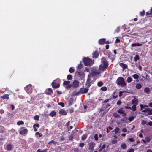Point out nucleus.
<instances>
[{
    "instance_id": "nucleus-1",
    "label": "nucleus",
    "mask_w": 152,
    "mask_h": 152,
    "mask_svg": "<svg viewBox=\"0 0 152 152\" xmlns=\"http://www.w3.org/2000/svg\"><path fill=\"white\" fill-rule=\"evenodd\" d=\"M117 84L121 87H125L127 85L124 79L122 77H118L116 81Z\"/></svg>"
},
{
    "instance_id": "nucleus-2",
    "label": "nucleus",
    "mask_w": 152,
    "mask_h": 152,
    "mask_svg": "<svg viewBox=\"0 0 152 152\" xmlns=\"http://www.w3.org/2000/svg\"><path fill=\"white\" fill-rule=\"evenodd\" d=\"M83 60L84 65L86 66L91 65L93 63L92 60L88 58L84 57L83 58Z\"/></svg>"
},
{
    "instance_id": "nucleus-3",
    "label": "nucleus",
    "mask_w": 152,
    "mask_h": 152,
    "mask_svg": "<svg viewBox=\"0 0 152 152\" xmlns=\"http://www.w3.org/2000/svg\"><path fill=\"white\" fill-rule=\"evenodd\" d=\"M100 73L99 69H98L96 67H93L91 69L90 75L92 77H93L96 75H99Z\"/></svg>"
},
{
    "instance_id": "nucleus-4",
    "label": "nucleus",
    "mask_w": 152,
    "mask_h": 152,
    "mask_svg": "<svg viewBox=\"0 0 152 152\" xmlns=\"http://www.w3.org/2000/svg\"><path fill=\"white\" fill-rule=\"evenodd\" d=\"M24 89L28 93H31L32 91V86L31 84L28 85L24 88Z\"/></svg>"
},
{
    "instance_id": "nucleus-5",
    "label": "nucleus",
    "mask_w": 152,
    "mask_h": 152,
    "mask_svg": "<svg viewBox=\"0 0 152 152\" xmlns=\"http://www.w3.org/2000/svg\"><path fill=\"white\" fill-rule=\"evenodd\" d=\"M91 83L90 77L89 76V75H88L85 84L86 87L87 88L89 89L90 87L91 86Z\"/></svg>"
},
{
    "instance_id": "nucleus-6",
    "label": "nucleus",
    "mask_w": 152,
    "mask_h": 152,
    "mask_svg": "<svg viewBox=\"0 0 152 152\" xmlns=\"http://www.w3.org/2000/svg\"><path fill=\"white\" fill-rule=\"evenodd\" d=\"M101 62V64L107 66H108V62L106 58L104 57H103L102 58Z\"/></svg>"
},
{
    "instance_id": "nucleus-7",
    "label": "nucleus",
    "mask_w": 152,
    "mask_h": 152,
    "mask_svg": "<svg viewBox=\"0 0 152 152\" xmlns=\"http://www.w3.org/2000/svg\"><path fill=\"white\" fill-rule=\"evenodd\" d=\"M52 87L54 88H57L59 87L60 84L59 83L55 82V81H54L52 83Z\"/></svg>"
},
{
    "instance_id": "nucleus-8",
    "label": "nucleus",
    "mask_w": 152,
    "mask_h": 152,
    "mask_svg": "<svg viewBox=\"0 0 152 152\" xmlns=\"http://www.w3.org/2000/svg\"><path fill=\"white\" fill-rule=\"evenodd\" d=\"M89 89L86 88H82L80 89V94H85L87 93Z\"/></svg>"
},
{
    "instance_id": "nucleus-9",
    "label": "nucleus",
    "mask_w": 152,
    "mask_h": 152,
    "mask_svg": "<svg viewBox=\"0 0 152 152\" xmlns=\"http://www.w3.org/2000/svg\"><path fill=\"white\" fill-rule=\"evenodd\" d=\"M108 66L105 65L101 64L99 66V70H100L103 71L107 69Z\"/></svg>"
},
{
    "instance_id": "nucleus-10",
    "label": "nucleus",
    "mask_w": 152,
    "mask_h": 152,
    "mask_svg": "<svg viewBox=\"0 0 152 152\" xmlns=\"http://www.w3.org/2000/svg\"><path fill=\"white\" fill-rule=\"evenodd\" d=\"M95 143L93 142L90 143L89 144V149L91 150H93L94 149V148L95 145Z\"/></svg>"
},
{
    "instance_id": "nucleus-11",
    "label": "nucleus",
    "mask_w": 152,
    "mask_h": 152,
    "mask_svg": "<svg viewBox=\"0 0 152 152\" xmlns=\"http://www.w3.org/2000/svg\"><path fill=\"white\" fill-rule=\"evenodd\" d=\"M99 55V53L97 51H96L92 53V57L97 58Z\"/></svg>"
},
{
    "instance_id": "nucleus-12",
    "label": "nucleus",
    "mask_w": 152,
    "mask_h": 152,
    "mask_svg": "<svg viewBox=\"0 0 152 152\" xmlns=\"http://www.w3.org/2000/svg\"><path fill=\"white\" fill-rule=\"evenodd\" d=\"M73 86L74 87H78L79 85V82L77 80H74L73 83Z\"/></svg>"
},
{
    "instance_id": "nucleus-13",
    "label": "nucleus",
    "mask_w": 152,
    "mask_h": 152,
    "mask_svg": "<svg viewBox=\"0 0 152 152\" xmlns=\"http://www.w3.org/2000/svg\"><path fill=\"white\" fill-rule=\"evenodd\" d=\"M119 65L121 67L123 68V69H126L128 66L126 64L122 63H120L119 64Z\"/></svg>"
},
{
    "instance_id": "nucleus-14",
    "label": "nucleus",
    "mask_w": 152,
    "mask_h": 152,
    "mask_svg": "<svg viewBox=\"0 0 152 152\" xmlns=\"http://www.w3.org/2000/svg\"><path fill=\"white\" fill-rule=\"evenodd\" d=\"M28 131L27 129H25L23 130L20 131L19 132L21 134L23 135L27 133Z\"/></svg>"
},
{
    "instance_id": "nucleus-15",
    "label": "nucleus",
    "mask_w": 152,
    "mask_h": 152,
    "mask_svg": "<svg viewBox=\"0 0 152 152\" xmlns=\"http://www.w3.org/2000/svg\"><path fill=\"white\" fill-rule=\"evenodd\" d=\"M138 101L137 99H133L132 100V104L133 105H137L138 104Z\"/></svg>"
},
{
    "instance_id": "nucleus-16",
    "label": "nucleus",
    "mask_w": 152,
    "mask_h": 152,
    "mask_svg": "<svg viewBox=\"0 0 152 152\" xmlns=\"http://www.w3.org/2000/svg\"><path fill=\"white\" fill-rule=\"evenodd\" d=\"M53 91L51 88H49L48 90L46 91V93L48 95H51L53 93Z\"/></svg>"
},
{
    "instance_id": "nucleus-17",
    "label": "nucleus",
    "mask_w": 152,
    "mask_h": 152,
    "mask_svg": "<svg viewBox=\"0 0 152 152\" xmlns=\"http://www.w3.org/2000/svg\"><path fill=\"white\" fill-rule=\"evenodd\" d=\"M59 113L60 114L63 115H66L67 114V113L66 111L63 109H61L59 110Z\"/></svg>"
},
{
    "instance_id": "nucleus-18",
    "label": "nucleus",
    "mask_w": 152,
    "mask_h": 152,
    "mask_svg": "<svg viewBox=\"0 0 152 152\" xmlns=\"http://www.w3.org/2000/svg\"><path fill=\"white\" fill-rule=\"evenodd\" d=\"M106 39L104 38H102L100 39L99 41V43L100 44H103L104 43Z\"/></svg>"
},
{
    "instance_id": "nucleus-19",
    "label": "nucleus",
    "mask_w": 152,
    "mask_h": 152,
    "mask_svg": "<svg viewBox=\"0 0 152 152\" xmlns=\"http://www.w3.org/2000/svg\"><path fill=\"white\" fill-rule=\"evenodd\" d=\"M119 130L120 129L118 127H116L115 128V129L114 130H113L112 132H115V134H116L117 133H120V132H119Z\"/></svg>"
},
{
    "instance_id": "nucleus-20",
    "label": "nucleus",
    "mask_w": 152,
    "mask_h": 152,
    "mask_svg": "<svg viewBox=\"0 0 152 152\" xmlns=\"http://www.w3.org/2000/svg\"><path fill=\"white\" fill-rule=\"evenodd\" d=\"M12 148V146L10 144H8L7 145V151H9L11 150Z\"/></svg>"
},
{
    "instance_id": "nucleus-21",
    "label": "nucleus",
    "mask_w": 152,
    "mask_h": 152,
    "mask_svg": "<svg viewBox=\"0 0 152 152\" xmlns=\"http://www.w3.org/2000/svg\"><path fill=\"white\" fill-rule=\"evenodd\" d=\"M56 113L54 111H52L49 115L51 117H54L56 115Z\"/></svg>"
},
{
    "instance_id": "nucleus-22",
    "label": "nucleus",
    "mask_w": 152,
    "mask_h": 152,
    "mask_svg": "<svg viewBox=\"0 0 152 152\" xmlns=\"http://www.w3.org/2000/svg\"><path fill=\"white\" fill-rule=\"evenodd\" d=\"M9 95L6 94L3 95V96H1V98L3 99H6L7 100H8L9 99V97L8 96Z\"/></svg>"
},
{
    "instance_id": "nucleus-23",
    "label": "nucleus",
    "mask_w": 152,
    "mask_h": 152,
    "mask_svg": "<svg viewBox=\"0 0 152 152\" xmlns=\"http://www.w3.org/2000/svg\"><path fill=\"white\" fill-rule=\"evenodd\" d=\"M142 45V44H140L139 43H133L132 44L131 46L132 47H135L136 46H141Z\"/></svg>"
},
{
    "instance_id": "nucleus-24",
    "label": "nucleus",
    "mask_w": 152,
    "mask_h": 152,
    "mask_svg": "<svg viewBox=\"0 0 152 152\" xmlns=\"http://www.w3.org/2000/svg\"><path fill=\"white\" fill-rule=\"evenodd\" d=\"M121 148L123 150H125L127 148V147L125 143H122L121 145Z\"/></svg>"
},
{
    "instance_id": "nucleus-25",
    "label": "nucleus",
    "mask_w": 152,
    "mask_h": 152,
    "mask_svg": "<svg viewBox=\"0 0 152 152\" xmlns=\"http://www.w3.org/2000/svg\"><path fill=\"white\" fill-rule=\"evenodd\" d=\"M80 94V90L78 91H77L76 90H75L73 92L72 94L73 96H75L76 95H78Z\"/></svg>"
},
{
    "instance_id": "nucleus-26",
    "label": "nucleus",
    "mask_w": 152,
    "mask_h": 152,
    "mask_svg": "<svg viewBox=\"0 0 152 152\" xmlns=\"http://www.w3.org/2000/svg\"><path fill=\"white\" fill-rule=\"evenodd\" d=\"M51 143H53L55 145H56V144H57V145H58V144L57 143V142L55 141L54 140H53L48 142V144L49 145H51Z\"/></svg>"
},
{
    "instance_id": "nucleus-27",
    "label": "nucleus",
    "mask_w": 152,
    "mask_h": 152,
    "mask_svg": "<svg viewBox=\"0 0 152 152\" xmlns=\"http://www.w3.org/2000/svg\"><path fill=\"white\" fill-rule=\"evenodd\" d=\"M136 118V116H131L128 118V120L129 122H131Z\"/></svg>"
},
{
    "instance_id": "nucleus-28",
    "label": "nucleus",
    "mask_w": 152,
    "mask_h": 152,
    "mask_svg": "<svg viewBox=\"0 0 152 152\" xmlns=\"http://www.w3.org/2000/svg\"><path fill=\"white\" fill-rule=\"evenodd\" d=\"M4 127L2 126H0V133H3L4 132Z\"/></svg>"
},
{
    "instance_id": "nucleus-29",
    "label": "nucleus",
    "mask_w": 152,
    "mask_h": 152,
    "mask_svg": "<svg viewBox=\"0 0 152 152\" xmlns=\"http://www.w3.org/2000/svg\"><path fill=\"white\" fill-rule=\"evenodd\" d=\"M47 149H44L43 150H41L40 149H38L36 152H47Z\"/></svg>"
},
{
    "instance_id": "nucleus-30",
    "label": "nucleus",
    "mask_w": 152,
    "mask_h": 152,
    "mask_svg": "<svg viewBox=\"0 0 152 152\" xmlns=\"http://www.w3.org/2000/svg\"><path fill=\"white\" fill-rule=\"evenodd\" d=\"M83 74V73L81 71H79L77 72V75L80 77L82 76Z\"/></svg>"
},
{
    "instance_id": "nucleus-31",
    "label": "nucleus",
    "mask_w": 152,
    "mask_h": 152,
    "mask_svg": "<svg viewBox=\"0 0 152 152\" xmlns=\"http://www.w3.org/2000/svg\"><path fill=\"white\" fill-rule=\"evenodd\" d=\"M83 64L80 62L79 64L78 65L77 68L79 70H80L82 69L83 67Z\"/></svg>"
},
{
    "instance_id": "nucleus-32",
    "label": "nucleus",
    "mask_w": 152,
    "mask_h": 152,
    "mask_svg": "<svg viewBox=\"0 0 152 152\" xmlns=\"http://www.w3.org/2000/svg\"><path fill=\"white\" fill-rule=\"evenodd\" d=\"M133 77L135 79H138L139 78V75L137 74H134L132 75Z\"/></svg>"
},
{
    "instance_id": "nucleus-33",
    "label": "nucleus",
    "mask_w": 152,
    "mask_h": 152,
    "mask_svg": "<svg viewBox=\"0 0 152 152\" xmlns=\"http://www.w3.org/2000/svg\"><path fill=\"white\" fill-rule=\"evenodd\" d=\"M124 111L123 110V108H121L118 111V112L120 114H121L122 113H124Z\"/></svg>"
},
{
    "instance_id": "nucleus-34",
    "label": "nucleus",
    "mask_w": 152,
    "mask_h": 152,
    "mask_svg": "<svg viewBox=\"0 0 152 152\" xmlns=\"http://www.w3.org/2000/svg\"><path fill=\"white\" fill-rule=\"evenodd\" d=\"M142 86L140 83H137L136 85V88L137 89H140L141 88Z\"/></svg>"
},
{
    "instance_id": "nucleus-35",
    "label": "nucleus",
    "mask_w": 152,
    "mask_h": 152,
    "mask_svg": "<svg viewBox=\"0 0 152 152\" xmlns=\"http://www.w3.org/2000/svg\"><path fill=\"white\" fill-rule=\"evenodd\" d=\"M150 90L149 88L148 87H146L144 89V91L146 93H148L150 92Z\"/></svg>"
},
{
    "instance_id": "nucleus-36",
    "label": "nucleus",
    "mask_w": 152,
    "mask_h": 152,
    "mask_svg": "<svg viewBox=\"0 0 152 152\" xmlns=\"http://www.w3.org/2000/svg\"><path fill=\"white\" fill-rule=\"evenodd\" d=\"M72 78V75L70 74H69L67 75V79L69 80H71Z\"/></svg>"
},
{
    "instance_id": "nucleus-37",
    "label": "nucleus",
    "mask_w": 152,
    "mask_h": 152,
    "mask_svg": "<svg viewBox=\"0 0 152 152\" xmlns=\"http://www.w3.org/2000/svg\"><path fill=\"white\" fill-rule=\"evenodd\" d=\"M132 81V79L130 77H128L126 80V81L128 83L131 82Z\"/></svg>"
},
{
    "instance_id": "nucleus-38",
    "label": "nucleus",
    "mask_w": 152,
    "mask_h": 152,
    "mask_svg": "<svg viewBox=\"0 0 152 152\" xmlns=\"http://www.w3.org/2000/svg\"><path fill=\"white\" fill-rule=\"evenodd\" d=\"M115 118H120V115L117 113H114L113 114Z\"/></svg>"
},
{
    "instance_id": "nucleus-39",
    "label": "nucleus",
    "mask_w": 152,
    "mask_h": 152,
    "mask_svg": "<svg viewBox=\"0 0 152 152\" xmlns=\"http://www.w3.org/2000/svg\"><path fill=\"white\" fill-rule=\"evenodd\" d=\"M134 59L135 61H136L137 60H139L140 58L139 55H136Z\"/></svg>"
},
{
    "instance_id": "nucleus-40",
    "label": "nucleus",
    "mask_w": 152,
    "mask_h": 152,
    "mask_svg": "<svg viewBox=\"0 0 152 152\" xmlns=\"http://www.w3.org/2000/svg\"><path fill=\"white\" fill-rule=\"evenodd\" d=\"M70 81H65L63 82V84L64 86L67 85L70 83Z\"/></svg>"
},
{
    "instance_id": "nucleus-41",
    "label": "nucleus",
    "mask_w": 152,
    "mask_h": 152,
    "mask_svg": "<svg viewBox=\"0 0 152 152\" xmlns=\"http://www.w3.org/2000/svg\"><path fill=\"white\" fill-rule=\"evenodd\" d=\"M145 79L147 81V82H150V78L149 76L147 75H146Z\"/></svg>"
},
{
    "instance_id": "nucleus-42",
    "label": "nucleus",
    "mask_w": 152,
    "mask_h": 152,
    "mask_svg": "<svg viewBox=\"0 0 152 152\" xmlns=\"http://www.w3.org/2000/svg\"><path fill=\"white\" fill-rule=\"evenodd\" d=\"M103 85V83L102 82V81H99L98 83L97 86L99 87H101Z\"/></svg>"
},
{
    "instance_id": "nucleus-43",
    "label": "nucleus",
    "mask_w": 152,
    "mask_h": 152,
    "mask_svg": "<svg viewBox=\"0 0 152 152\" xmlns=\"http://www.w3.org/2000/svg\"><path fill=\"white\" fill-rule=\"evenodd\" d=\"M24 123V122L22 121H18L17 122V124L18 125H23Z\"/></svg>"
},
{
    "instance_id": "nucleus-44",
    "label": "nucleus",
    "mask_w": 152,
    "mask_h": 152,
    "mask_svg": "<svg viewBox=\"0 0 152 152\" xmlns=\"http://www.w3.org/2000/svg\"><path fill=\"white\" fill-rule=\"evenodd\" d=\"M107 88L105 86H103L101 88V90L103 91H105L107 90Z\"/></svg>"
},
{
    "instance_id": "nucleus-45",
    "label": "nucleus",
    "mask_w": 152,
    "mask_h": 152,
    "mask_svg": "<svg viewBox=\"0 0 152 152\" xmlns=\"http://www.w3.org/2000/svg\"><path fill=\"white\" fill-rule=\"evenodd\" d=\"M75 71V70L74 69L72 68V67H71L69 68V72L70 73H72L74 72Z\"/></svg>"
},
{
    "instance_id": "nucleus-46",
    "label": "nucleus",
    "mask_w": 152,
    "mask_h": 152,
    "mask_svg": "<svg viewBox=\"0 0 152 152\" xmlns=\"http://www.w3.org/2000/svg\"><path fill=\"white\" fill-rule=\"evenodd\" d=\"M148 114L149 115L152 114V109H150L149 108V109L148 110Z\"/></svg>"
},
{
    "instance_id": "nucleus-47",
    "label": "nucleus",
    "mask_w": 152,
    "mask_h": 152,
    "mask_svg": "<svg viewBox=\"0 0 152 152\" xmlns=\"http://www.w3.org/2000/svg\"><path fill=\"white\" fill-rule=\"evenodd\" d=\"M87 137V135L86 134H83L81 137V139L82 140H85L86 139Z\"/></svg>"
},
{
    "instance_id": "nucleus-48",
    "label": "nucleus",
    "mask_w": 152,
    "mask_h": 152,
    "mask_svg": "<svg viewBox=\"0 0 152 152\" xmlns=\"http://www.w3.org/2000/svg\"><path fill=\"white\" fill-rule=\"evenodd\" d=\"M136 105H133L132 107V110L133 111H135L136 110Z\"/></svg>"
},
{
    "instance_id": "nucleus-49",
    "label": "nucleus",
    "mask_w": 152,
    "mask_h": 152,
    "mask_svg": "<svg viewBox=\"0 0 152 152\" xmlns=\"http://www.w3.org/2000/svg\"><path fill=\"white\" fill-rule=\"evenodd\" d=\"M145 14V11L143 10L140 12V14L141 16H143Z\"/></svg>"
},
{
    "instance_id": "nucleus-50",
    "label": "nucleus",
    "mask_w": 152,
    "mask_h": 152,
    "mask_svg": "<svg viewBox=\"0 0 152 152\" xmlns=\"http://www.w3.org/2000/svg\"><path fill=\"white\" fill-rule=\"evenodd\" d=\"M34 119L35 120H38L39 119V116L38 115H36L34 116Z\"/></svg>"
},
{
    "instance_id": "nucleus-51",
    "label": "nucleus",
    "mask_w": 152,
    "mask_h": 152,
    "mask_svg": "<svg viewBox=\"0 0 152 152\" xmlns=\"http://www.w3.org/2000/svg\"><path fill=\"white\" fill-rule=\"evenodd\" d=\"M112 99V98H110L109 99H105V100L103 102V103H107V102L110 100H111Z\"/></svg>"
},
{
    "instance_id": "nucleus-52",
    "label": "nucleus",
    "mask_w": 152,
    "mask_h": 152,
    "mask_svg": "<svg viewBox=\"0 0 152 152\" xmlns=\"http://www.w3.org/2000/svg\"><path fill=\"white\" fill-rule=\"evenodd\" d=\"M72 86V85L71 84H68V85L66 87V89H69Z\"/></svg>"
},
{
    "instance_id": "nucleus-53",
    "label": "nucleus",
    "mask_w": 152,
    "mask_h": 152,
    "mask_svg": "<svg viewBox=\"0 0 152 152\" xmlns=\"http://www.w3.org/2000/svg\"><path fill=\"white\" fill-rule=\"evenodd\" d=\"M39 124H34L33 126V127H37V128H39Z\"/></svg>"
},
{
    "instance_id": "nucleus-54",
    "label": "nucleus",
    "mask_w": 152,
    "mask_h": 152,
    "mask_svg": "<svg viewBox=\"0 0 152 152\" xmlns=\"http://www.w3.org/2000/svg\"><path fill=\"white\" fill-rule=\"evenodd\" d=\"M117 140L115 139H113L112 140V143L113 144H115L116 143Z\"/></svg>"
},
{
    "instance_id": "nucleus-55",
    "label": "nucleus",
    "mask_w": 152,
    "mask_h": 152,
    "mask_svg": "<svg viewBox=\"0 0 152 152\" xmlns=\"http://www.w3.org/2000/svg\"><path fill=\"white\" fill-rule=\"evenodd\" d=\"M58 104L63 107L64 106V104L63 102H59L58 103Z\"/></svg>"
},
{
    "instance_id": "nucleus-56",
    "label": "nucleus",
    "mask_w": 152,
    "mask_h": 152,
    "mask_svg": "<svg viewBox=\"0 0 152 152\" xmlns=\"http://www.w3.org/2000/svg\"><path fill=\"white\" fill-rule=\"evenodd\" d=\"M56 151H58L61 152V147L59 146L56 149Z\"/></svg>"
},
{
    "instance_id": "nucleus-57",
    "label": "nucleus",
    "mask_w": 152,
    "mask_h": 152,
    "mask_svg": "<svg viewBox=\"0 0 152 152\" xmlns=\"http://www.w3.org/2000/svg\"><path fill=\"white\" fill-rule=\"evenodd\" d=\"M74 152H79V150L78 148H74Z\"/></svg>"
},
{
    "instance_id": "nucleus-58",
    "label": "nucleus",
    "mask_w": 152,
    "mask_h": 152,
    "mask_svg": "<svg viewBox=\"0 0 152 152\" xmlns=\"http://www.w3.org/2000/svg\"><path fill=\"white\" fill-rule=\"evenodd\" d=\"M94 138H95V139L97 140H98V135L97 134H95L94 136Z\"/></svg>"
},
{
    "instance_id": "nucleus-59",
    "label": "nucleus",
    "mask_w": 152,
    "mask_h": 152,
    "mask_svg": "<svg viewBox=\"0 0 152 152\" xmlns=\"http://www.w3.org/2000/svg\"><path fill=\"white\" fill-rule=\"evenodd\" d=\"M120 28L119 27H118L115 30V31L117 33H118L120 31Z\"/></svg>"
},
{
    "instance_id": "nucleus-60",
    "label": "nucleus",
    "mask_w": 152,
    "mask_h": 152,
    "mask_svg": "<svg viewBox=\"0 0 152 152\" xmlns=\"http://www.w3.org/2000/svg\"><path fill=\"white\" fill-rule=\"evenodd\" d=\"M85 144L83 143H81L80 144L79 146L81 147H83L84 146Z\"/></svg>"
},
{
    "instance_id": "nucleus-61",
    "label": "nucleus",
    "mask_w": 152,
    "mask_h": 152,
    "mask_svg": "<svg viewBox=\"0 0 152 152\" xmlns=\"http://www.w3.org/2000/svg\"><path fill=\"white\" fill-rule=\"evenodd\" d=\"M128 140L131 142H133L134 141V140L132 138H130L128 139Z\"/></svg>"
},
{
    "instance_id": "nucleus-62",
    "label": "nucleus",
    "mask_w": 152,
    "mask_h": 152,
    "mask_svg": "<svg viewBox=\"0 0 152 152\" xmlns=\"http://www.w3.org/2000/svg\"><path fill=\"white\" fill-rule=\"evenodd\" d=\"M146 121L145 120H143L142 121V124L144 125L146 124Z\"/></svg>"
},
{
    "instance_id": "nucleus-63",
    "label": "nucleus",
    "mask_w": 152,
    "mask_h": 152,
    "mask_svg": "<svg viewBox=\"0 0 152 152\" xmlns=\"http://www.w3.org/2000/svg\"><path fill=\"white\" fill-rule=\"evenodd\" d=\"M146 15H150L152 14V11L151 10H150V13H149L148 12H147L146 13Z\"/></svg>"
},
{
    "instance_id": "nucleus-64",
    "label": "nucleus",
    "mask_w": 152,
    "mask_h": 152,
    "mask_svg": "<svg viewBox=\"0 0 152 152\" xmlns=\"http://www.w3.org/2000/svg\"><path fill=\"white\" fill-rule=\"evenodd\" d=\"M122 131L123 132H127V129L125 128H124L122 130Z\"/></svg>"
}]
</instances>
